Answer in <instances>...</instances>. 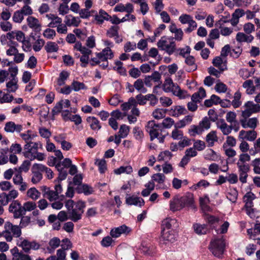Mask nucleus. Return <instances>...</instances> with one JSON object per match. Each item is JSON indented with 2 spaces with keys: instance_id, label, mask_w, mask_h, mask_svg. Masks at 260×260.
<instances>
[{
  "instance_id": "1",
  "label": "nucleus",
  "mask_w": 260,
  "mask_h": 260,
  "mask_svg": "<svg viewBox=\"0 0 260 260\" xmlns=\"http://www.w3.org/2000/svg\"><path fill=\"white\" fill-rule=\"evenodd\" d=\"M157 46L159 50L165 51L169 55L173 54L176 49L173 37L166 36L161 37L157 43Z\"/></svg>"
},
{
  "instance_id": "2",
  "label": "nucleus",
  "mask_w": 260,
  "mask_h": 260,
  "mask_svg": "<svg viewBox=\"0 0 260 260\" xmlns=\"http://www.w3.org/2000/svg\"><path fill=\"white\" fill-rule=\"evenodd\" d=\"M163 88L165 91L167 92H171L174 95L184 99L185 97V91L181 90L177 84H175L171 78L166 79Z\"/></svg>"
},
{
  "instance_id": "3",
  "label": "nucleus",
  "mask_w": 260,
  "mask_h": 260,
  "mask_svg": "<svg viewBox=\"0 0 260 260\" xmlns=\"http://www.w3.org/2000/svg\"><path fill=\"white\" fill-rule=\"evenodd\" d=\"M85 203L78 201L75 204V207L68 212L69 219L76 222L82 218V214L85 208Z\"/></svg>"
},
{
  "instance_id": "4",
  "label": "nucleus",
  "mask_w": 260,
  "mask_h": 260,
  "mask_svg": "<svg viewBox=\"0 0 260 260\" xmlns=\"http://www.w3.org/2000/svg\"><path fill=\"white\" fill-rule=\"evenodd\" d=\"M225 245L223 239L217 238L211 241L209 249L214 256L219 257L223 253Z\"/></svg>"
},
{
  "instance_id": "5",
  "label": "nucleus",
  "mask_w": 260,
  "mask_h": 260,
  "mask_svg": "<svg viewBox=\"0 0 260 260\" xmlns=\"http://www.w3.org/2000/svg\"><path fill=\"white\" fill-rule=\"evenodd\" d=\"M245 109L242 112V116L247 118L253 113L260 111V105L258 104H255L252 101H248L244 104Z\"/></svg>"
},
{
  "instance_id": "6",
  "label": "nucleus",
  "mask_w": 260,
  "mask_h": 260,
  "mask_svg": "<svg viewBox=\"0 0 260 260\" xmlns=\"http://www.w3.org/2000/svg\"><path fill=\"white\" fill-rule=\"evenodd\" d=\"M176 234L174 230H161V236L159 238V243L161 245H166L169 243H173L176 240Z\"/></svg>"
},
{
  "instance_id": "7",
  "label": "nucleus",
  "mask_w": 260,
  "mask_h": 260,
  "mask_svg": "<svg viewBox=\"0 0 260 260\" xmlns=\"http://www.w3.org/2000/svg\"><path fill=\"white\" fill-rule=\"evenodd\" d=\"M9 211L13 214L14 218H20L24 215L23 206L18 200L12 202L9 207Z\"/></svg>"
},
{
  "instance_id": "8",
  "label": "nucleus",
  "mask_w": 260,
  "mask_h": 260,
  "mask_svg": "<svg viewBox=\"0 0 260 260\" xmlns=\"http://www.w3.org/2000/svg\"><path fill=\"white\" fill-rule=\"evenodd\" d=\"M44 165L40 164H35L33 165L31 171L33 176L31 178V182L34 184L38 183L42 179V169H44Z\"/></svg>"
},
{
  "instance_id": "9",
  "label": "nucleus",
  "mask_w": 260,
  "mask_h": 260,
  "mask_svg": "<svg viewBox=\"0 0 260 260\" xmlns=\"http://www.w3.org/2000/svg\"><path fill=\"white\" fill-rule=\"evenodd\" d=\"M62 191V188L61 184H57L54 186V190L50 189L47 195H44V198H47L50 202L56 201L59 199V194L61 193Z\"/></svg>"
},
{
  "instance_id": "10",
  "label": "nucleus",
  "mask_w": 260,
  "mask_h": 260,
  "mask_svg": "<svg viewBox=\"0 0 260 260\" xmlns=\"http://www.w3.org/2000/svg\"><path fill=\"white\" fill-rule=\"evenodd\" d=\"M179 226L177 220L175 219L167 218L162 221L161 230H174Z\"/></svg>"
},
{
  "instance_id": "11",
  "label": "nucleus",
  "mask_w": 260,
  "mask_h": 260,
  "mask_svg": "<svg viewBox=\"0 0 260 260\" xmlns=\"http://www.w3.org/2000/svg\"><path fill=\"white\" fill-rule=\"evenodd\" d=\"M226 120L230 123L229 127L231 130H238L240 127V123L236 120V114L234 112H229L226 114Z\"/></svg>"
},
{
  "instance_id": "12",
  "label": "nucleus",
  "mask_w": 260,
  "mask_h": 260,
  "mask_svg": "<svg viewBox=\"0 0 260 260\" xmlns=\"http://www.w3.org/2000/svg\"><path fill=\"white\" fill-rule=\"evenodd\" d=\"M96 56L98 57L99 60L101 61H107L108 59L113 58L114 54L112 50L109 48L104 49L101 52L95 53Z\"/></svg>"
},
{
  "instance_id": "13",
  "label": "nucleus",
  "mask_w": 260,
  "mask_h": 260,
  "mask_svg": "<svg viewBox=\"0 0 260 260\" xmlns=\"http://www.w3.org/2000/svg\"><path fill=\"white\" fill-rule=\"evenodd\" d=\"M184 204L181 201V197L175 196L170 202V209L173 212L180 210L183 208Z\"/></svg>"
},
{
  "instance_id": "14",
  "label": "nucleus",
  "mask_w": 260,
  "mask_h": 260,
  "mask_svg": "<svg viewBox=\"0 0 260 260\" xmlns=\"http://www.w3.org/2000/svg\"><path fill=\"white\" fill-rule=\"evenodd\" d=\"M258 123L257 118H244L240 120V123L243 128L255 129Z\"/></svg>"
},
{
  "instance_id": "15",
  "label": "nucleus",
  "mask_w": 260,
  "mask_h": 260,
  "mask_svg": "<svg viewBox=\"0 0 260 260\" xmlns=\"http://www.w3.org/2000/svg\"><path fill=\"white\" fill-rule=\"evenodd\" d=\"M7 231H10L13 234V236L18 238L21 235V230L20 225H13L11 222L7 221L4 226Z\"/></svg>"
},
{
  "instance_id": "16",
  "label": "nucleus",
  "mask_w": 260,
  "mask_h": 260,
  "mask_svg": "<svg viewBox=\"0 0 260 260\" xmlns=\"http://www.w3.org/2000/svg\"><path fill=\"white\" fill-rule=\"evenodd\" d=\"M131 231V229L123 224L119 227L112 229L110 231V235L114 238L119 237L122 234H127Z\"/></svg>"
},
{
  "instance_id": "17",
  "label": "nucleus",
  "mask_w": 260,
  "mask_h": 260,
  "mask_svg": "<svg viewBox=\"0 0 260 260\" xmlns=\"http://www.w3.org/2000/svg\"><path fill=\"white\" fill-rule=\"evenodd\" d=\"M211 122L208 117H204L202 120L199 122L198 125H192L191 126L190 130H203L208 129L210 128Z\"/></svg>"
},
{
  "instance_id": "18",
  "label": "nucleus",
  "mask_w": 260,
  "mask_h": 260,
  "mask_svg": "<svg viewBox=\"0 0 260 260\" xmlns=\"http://www.w3.org/2000/svg\"><path fill=\"white\" fill-rule=\"evenodd\" d=\"M28 26L35 31L41 30V25L39 20L32 16H28L26 19Z\"/></svg>"
},
{
  "instance_id": "19",
  "label": "nucleus",
  "mask_w": 260,
  "mask_h": 260,
  "mask_svg": "<svg viewBox=\"0 0 260 260\" xmlns=\"http://www.w3.org/2000/svg\"><path fill=\"white\" fill-rule=\"evenodd\" d=\"M181 201L184 204V207H192L194 204V197L193 193L190 192H186L184 196L181 197Z\"/></svg>"
},
{
  "instance_id": "20",
  "label": "nucleus",
  "mask_w": 260,
  "mask_h": 260,
  "mask_svg": "<svg viewBox=\"0 0 260 260\" xmlns=\"http://www.w3.org/2000/svg\"><path fill=\"white\" fill-rule=\"evenodd\" d=\"M185 62L188 66V68L185 69L188 72L194 71L198 68V66L196 63L195 58L193 56H187L185 59Z\"/></svg>"
},
{
  "instance_id": "21",
  "label": "nucleus",
  "mask_w": 260,
  "mask_h": 260,
  "mask_svg": "<svg viewBox=\"0 0 260 260\" xmlns=\"http://www.w3.org/2000/svg\"><path fill=\"white\" fill-rule=\"evenodd\" d=\"M86 121L92 130H99L102 127L100 121L95 117H87Z\"/></svg>"
},
{
  "instance_id": "22",
  "label": "nucleus",
  "mask_w": 260,
  "mask_h": 260,
  "mask_svg": "<svg viewBox=\"0 0 260 260\" xmlns=\"http://www.w3.org/2000/svg\"><path fill=\"white\" fill-rule=\"evenodd\" d=\"M75 190L78 193H83L86 196L90 195L93 192L92 187L86 184H82L77 186L75 188Z\"/></svg>"
},
{
  "instance_id": "23",
  "label": "nucleus",
  "mask_w": 260,
  "mask_h": 260,
  "mask_svg": "<svg viewBox=\"0 0 260 260\" xmlns=\"http://www.w3.org/2000/svg\"><path fill=\"white\" fill-rule=\"evenodd\" d=\"M256 136V131H240L239 137L242 140L252 141L255 139Z\"/></svg>"
},
{
  "instance_id": "24",
  "label": "nucleus",
  "mask_w": 260,
  "mask_h": 260,
  "mask_svg": "<svg viewBox=\"0 0 260 260\" xmlns=\"http://www.w3.org/2000/svg\"><path fill=\"white\" fill-rule=\"evenodd\" d=\"M193 228L194 232L200 235L206 234L209 231L208 225L206 224L195 223L193 224Z\"/></svg>"
},
{
  "instance_id": "25",
  "label": "nucleus",
  "mask_w": 260,
  "mask_h": 260,
  "mask_svg": "<svg viewBox=\"0 0 260 260\" xmlns=\"http://www.w3.org/2000/svg\"><path fill=\"white\" fill-rule=\"evenodd\" d=\"M187 112L186 109L182 106H176L171 108L170 110V115L174 117H178L181 115H184Z\"/></svg>"
},
{
  "instance_id": "26",
  "label": "nucleus",
  "mask_w": 260,
  "mask_h": 260,
  "mask_svg": "<svg viewBox=\"0 0 260 260\" xmlns=\"http://www.w3.org/2000/svg\"><path fill=\"white\" fill-rule=\"evenodd\" d=\"M80 22V19L78 17H74L71 15H68L65 17L64 23L68 26H78Z\"/></svg>"
},
{
  "instance_id": "27",
  "label": "nucleus",
  "mask_w": 260,
  "mask_h": 260,
  "mask_svg": "<svg viewBox=\"0 0 260 260\" xmlns=\"http://www.w3.org/2000/svg\"><path fill=\"white\" fill-rule=\"evenodd\" d=\"M126 203L129 205H139L142 207L144 205V200L140 197H129L126 199Z\"/></svg>"
},
{
  "instance_id": "28",
  "label": "nucleus",
  "mask_w": 260,
  "mask_h": 260,
  "mask_svg": "<svg viewBox=\"0 0 260 260\" xmlns=\"http://www.w3.org/2000/svg\"><path fill=\"white\" fill-rule=\"evenodd\" d=\"M242 86L244 88L246 89V93L250 95L253 94L256 89L253 84V80L251 79L244 81Z\"/></svg>"
},
{
  "instance_id": "29",
  "label": "nucleus",
  "mask_w": 260,
  "mask_h": 260,
  "mask_svg": "<svg viewBox=\"0 0 260 260\" xmlns=\"http://www.w3.org/2000/svg\"><path fill=\"white\" fill-rule=\"evenodd\" d=\"M236 39L239 43H251L253 40L254 37L251 35L248 36L243 32H239L237 34Z\"/></svg>"
},
{
  "instance_id": "30",
  "label": "nucleus",
  "mask_w": 260,
  "mask_h": 260,
  "mask_svg": "<svg viewBox=\"0 0 260 260\" xmlns=\"http://www.w3.org/2000/svg\"><path fill=\"white\" fill-rule=\"evenodd\" d=\"M60 240L57 237H54L51 239L49 242V246L47 248L49 253L54 252L55 249L60 245Z\"/></svg>"
},
{
  "instance_id": "31",
  "label": "nucleus",
  "mask_w": 260,
  "mask_h": 260,
  "mask_svg": "<svg viewBox=\"0 0 260 260\" xmlns=\"http://www.w3.org/2000/svg\"><path fill=\"white\" fill-rule=\"evenodd\" d=\"M9 48L6 50V54L8 56H14L18 51L17 46L18 44L17 42L12 41H9L8 43Z\"/></svg>"
},
{
  "instance_id": "32",
  "label": "nucleus",
  "mask_w": 260,
  "mask_h": 260,
  "mask_svg": "<svg viewBox=\"0 0 260 260\" xmlns=\"http://www.w3.org/2000/svg\"><path fill=\"white\" fill-rule=\"evenodd\" d=\"M192 120V117L190 115H187L185 117L175 124L176 129L181 128L185 125L189 124Z\"/></svg>"
},
{
  "instance_id": "33",
  "label": "nucleus",
  "mask_w": 260,
  "mask_h": 260,
  "mask_svg": "<svg viewBox=\"0 0 260 260\" xmlns=\"http://www.w3.org/2000/svg\"><path fill=\"white\" fill-rule=\"evenodd\" d=\"M206 141L208 147H212L215 142L218 141V138L216 134V131H211L206 136Z\"/></svg>"
},
{
  "instance_id": "34",
  "label": "nucleus",
  "mask_w": 260,
  "mask_h": 260,
  "mask_svg": "<svg viewBox=\"0 0 260 260\" xmlns=\"http://www.w3.org/2000/svg\"><path fill=\"white\" fill-rule=\"evenodd\" d=\"M45 49L48 53L56 52L58 50L59 47L58 45L54 42H48L45 45Z\"/></svg>"
},
{
  "instance_id": "35",
  "label": "nucleus",
  "mask_w": 260,
  "mask_h": 260,
  "mask_svg": "<svg viewBox=\"0 0 260 260\" xmlns=\"http://www.w3.org/2000/svg\"><path fill=\"white\" fill-rule=\"evenodd\" d=\"M72 165L71 159L69 158H66L63 161H61L60 160L58 161L56 164L55 168L58 169H64L67 170Z\"/></svg>"
},
{
  "instance_id": "36",
  "label": "nucleus",
  "mask_w": 260,
  "mask_h": 260,
  "mask_svg": "<svg viewBox=\"0 0 260 260\" xmlns=\"http://www.w3.org/2000/svg\"><path fill=\"white\" fill-rule=\"evenodd\" d=\"M18 80L11 79L6 84L7 91L9 92H14L18 89Z\"/></svg>"
},
{
  "instance_id": "37",
  "label": "nucleus",
  "mask_w": 260,
  "mask_h": 260,
  "mask_svg": "<svg viewBox=\"0 0 260 260\" xmlns=\"http://www.w3.org/2000/svg\"><path fill=\"white\" fill-rule=\"evenodd\" d=\"M134 86L137 90L141 93H145L147 91V89L144 87V82L141 79H137L134 82Z\"/></svg>"
},
{
  "instance_id": "38",
  "label": "nucleus",
  "mask_w": 260,
  "mask_h": 260,
  "mask_svg": "<svg viewBox=\"0 0 260 260\" xmlns=\"http://www.w3.org/2000/svg\"><path fill=\"white\" fill-rule=\"evenodd\" d=\"M69 73L66 71L61 72L57 80L58 85L62 86L65 84L66 81L69 78Z\"/></svg>"
},
{
  "instance_id": "39",
  "label": "nucleus",
  "mask_w": 260,
  "mask_h": 260,
  "mask_svg": "<svg viewBox=\"0 0 260 260\" xmlns=\"http://www.w3.org/2000/svg\"><path fill=\"white\" fill-rule=\"evenodd\" d=\"M213 65L218 68L221 71H223L226 69V65H223V60L220 56L215 57L212 61Z\"/></svg>"
},
{
  "instance_id": "40",
  "label": "nucleus",
  "mask_w": 260,
  "mask_h": 260,
  "mask_svg": "<svg viewBox=\"0 0 260 260\" xmlns=\"http://www.w3.org/2000/svg\"><path fill=\"white\" fill-rule=\"evenodd\" d=\"M166 111V109L157 108L153 111L152 115L156 119H160L165 117Z\"/></svg>"
},
{
  "instance_id": "41",
  "label": "nucleus",
  "mask_w": 260,
  "mask_h": 260,
  "mask_svg": "<svg viewBox=\"0 0 260 260\" xmlns=\"http://www.w3.org/2000/svg\"><path fill=\"white\" fill-rule=\"evenodd\" d=\"M27 127H23L22 125L15 124L14 122L10 121L7 122L4 130H21Z\"/></svg>"
},
{
  "instance_id": "42",
  "label": "nucleus",
  "mask_w": 260,
  "mask_h": 260,
  "mask_svg": "<svg viewBox=\"0 0 260 260\" xmlns=\"http://www.w3.org/2000/svg\"><path fill=\"white\" fill-rule=\"evenodd\" d=\"M27 195L32 200H37L40 198L41 193L35 187H32L27 190Z\"/></svg>"
},
{
  "instance_id": "43",
  "label": "nucleus",
  "mask_w": 260,
  "mask_h": 260,
  "mask_svg": "<svg viewBox=\"0 0 260 260\" xmlns=\"http://www.w3.org/2000/svg\"><path fill=\"white\" fill-rule=\"evenodd\" d=\"M94 164L99 168L100 173H104L107 170L106 161L104 159H96Z\"/></svg>"
},
{
  "instance_id": "44",
  "label": "nucleus",
  "mask_w": 260,
  "mask_h": 260,
  "mask_svg": "<svg viewBox=\"0 0 260 260\" xmlns=\"http://www.w3.org/2000/svg\"><path fill=\"white\" fill-rule=\"evenodd\" d=\"M167 134H168V133L162 135L161 134H159L158 131H149L151 140L152 141L155 138H157L160 143L164 142V138Z\"/></svg>"
},
{
  "instance_id": "45",
  "label": "nucleus",
  "mask_w": 260,
  "mask_h": 260,
  "mask_svg": "<svg viewBox=\"0 0 260 260\" xmlns=\"http://www.w3.org/2000/svg\"><path fill=\"white\" fill-rule=\"evenodd\" d=\"M23 208L24 212V215L25 214L26 211H31L34 210L36 207L37 205L34 202L28 201L23 204Z\"/></svg>"
},
{
  "instance_id": "46",
  "label": "nucleus",
  "mask_w": 260,
  "mask_h": 260,
  "mask_svg": "<svg viewBox=\"0 0 260 260\" xmlns=\"http://www.w3.org/2000/svg\"><path fill=\"white\" fill-rule=\"evenodd\" d=\"M241 94L240 91H238L235 93L234 95V100L232 102V105L235 108H238L241 106Z\"/></svg>"
},
{
  "instance_id": "47",
  "label": "nucleus",
  "mask_w": 260,
  "mask_h": 260,
  "mask_svg": "<svg viewBox=\"0 0 260 260\" xmlns=\"http://www.w3.org/2000/svg\"><path fill=\"white\" fill-rule=\"evenodd\" d=\"M63 100L57 103L55 106L52 110V120L54 119V116L60 113L63 108Z\"/></svg>"
},
{
  "instance_id": "48",
  "label": "nucleus",
  "mask_w": 260,
  "mask_h": 260,
  "mask_svg": "<svg viewBox=\"0 0 260 260\" xmlns=\"http://www.w3.org/2000/svg\"><path fill=\"white\" fill-rule=\"evenodd\" d=\"M129 131H119L118 133L114 135V142L117 145L121 142V139L125 138L128 134Z\"/></svg>"
},
{
  "instance_id": "49",
  "label": "nucleus",
  "mask_w": 260,
  "mask_h": 260,
  "mask_svg": "<svg viewBox=\"0 0 260 260\" xmlns=\"http://www.w3.org/2000/svg\"><path fill=\"white\" fill-rule=\"evenodd\" d=\"M71 86L72 87L73 90L75 91H78L81 89H86L87 87L85 85L82 83L77 81L74 80Z\"/></svg>"
},
{
  "instance_id": "50",
  "label": "nucleus",
  "mask_w": 260,
  "mask_h": 260,
  "mask_svg": "<svg viewBox=\"0 0 260 260\" xmlns=\"http://www.w3.org/2000/svg\"><path fill=\"white\" fill-rule=\"evenodd\" d=\"M115 174L119 175L123 173H126L127 174H130L133 172L132 167L130 166L124 167L121 166L120 168L114 170V171Z\"/></svg>"
},
{
  "instance_id": "51",
  "label": "nucleus",
  "mask_w": 260,
  "mask_h": 260,
  "mask_svg": "<svg viewBox=\"0 0 260 260\" xmlns=\"http://www.w3.org/2000/svg\"><path fill=\"white\" fill-rule=\"evenodd\" d=\"M218 158V156L216 152L212 149L208 150L207 154L205 156V159L211 161H216Z\"/></svg>"
},
{
  "instance_id": "52",
  "label": "nucleus",
  "mask_w": 260,
  "mask_h": 260,
  "mask_svg": "<svg viewBox=\"0 0 260 260\" xmlns=\"http://www.w3.org/2000/svg\"><path fill=\"white\" fill-rule=\"evenodd\" d=\"M119 27L116 25L111 26L106 32L107 36L109 38H113L118 34Z\"/></svg>"
},
{
  "instance_id": "53",
  "label": "nucleus",
  "mask_w": 260,
  "mask_h": 260,
  "mask_svg": "<svg viewBox=\"0 0 260 260\" xmlns=\"http://www.w3.org/2000/svg\"><path fill=\"white\" fill-rule=\"evenodd\" d=\"M45 44V41L43 39L39 38L32 45V48L35 52L40 51Z\"/></svg>"
},
{
  "instance_id": "54",
  "label": "nucleus",
  "mask_w": 260,
  "mask_h": 260,
  "mask_svg": "<svg viewBox=\"0 0 260 260\" xmlns=\"http://www.w3.org/2000/svg\"><path fill=\"white\" fill-rule=\"evenodd\" d=\"M59 172L58 176L55 181H57V184L60 183L61 181L64 180L67 177L68 172L67 170L64 169H56Z\"/></svg>"
},
{
  "instance_id": "55",
  "label": "nucleus",
  "mask_w": 260,
  "mask_h": 260,
  "mask_svg": "<svg viewBox=\"0 0 260 260\" xmlns=\"http://www.w3.org/2000/svg\"><path fill=\"white\" fill-rule=\"evenodd\" d=\"M163 0H155L153 4L155 14H158L164 8Z\"/></svg>"
},
{
  "instance_id": "56",
  "label": "nucleus",
  "mask_w": 260,
  "mask_h": 260,
  "mask_svg": "<svg viewBox=\"0 0 260 260\" xmlns=\"http://www.w3.org/2000/svg\"><path fill=\"white\" fill-rule=\"evenodd\" d=\"M152 181H155L159 184L163 183L166 179V176L162 173H156L153 174L151 177Z\"/></svg>"
},
{
  "instance_id": "57",
  "label": "nucleus",
  "mask_w": 260,
  "mask_h": 260,
  "mask_svg": "<svg viewBox=\"0 0 260 260\" xmlns=\"http://www.w3.org/2000/svg\"><path fill=\"white\" fill-rule=\"evenodd\" d=\"M227 86L223 83L218 80V82L215 86V90L218 93H225L227 90Z\"/></svg>"
},
{
  "instance_id": "58",
  "label": "nucleus",
  "mask_w": 260,
  "mask_h": 260,
  "mask_svg": "<svg viewBox=\"0 0 260 260\" xmlns=\"http://www.w3.org/2000/svg\"><path fill=\"white\" fill-rule=\"evenodd\" d=\"M31 131H26L24 133H21L20 137L25 142H30L31 140L36 136V135L31 134Z\"/></svg>"
},
{
  "instance_id": "59",
  "label": "nucleus",
  "mask_w": 260,
  "mask_h": 260,
  "mask_svg": "<svg viewBox=\"0 0 260 260\" xmlns=\"http://www.w3.org/2000/svg\"><path fill=\"white\" fill-rule=\"evenodd\" d=\"M186 24H188V26L184 29L186 33H190L194 30L198 26L197 22L193 20V18Z\"/></svg>"
},
{
  "instance_id": "60",
  "label": "nucleus",
  "mask_w": 260,
  "mask_h": 260,
  "mask_svg": "<svg viewBox=\"0 0 260 260\" xmlns=\"http://www.w3.org/2000/svg\"><path fill=\"white\" fill-rule=\"evenodd\" d=\"M15 173L13 177V182L16 185H18L20 183H22L23 182V178L21 175V173L20 171H17V168H15Z\"/></svg>"
},
{
  "instance_id": "61",
  "label": "nucleus",
  "mask_w": 260,
  "mask_h": 260,
  "mask_svg": "<svg viewBox=\"0 0 260 260\" xmlns=\"http://www.w3.org/2000/svg\"><path fill=\"white\" fill-rule=\"evenodd\" d=\"M20 221V227L21 228H24L28 226L31 222V218L29 216H24L22 215L21 217Z\"/></svg>"
},
{
  "instance_id": "62",
  "label": "nucleus",
  "mask_w": 260,
  "mask_h": 260,
  "mask_svg": "<svg viewBox=\"0 0 260 260\" xmlns=\"http://www.w3.org/2000/svg\"><path fill=\"white\" fill-rule=\"evenodd\" d=\"M24 19V16L19 10L15 11L12 17L13 21L16 23H21Z\"/></svg>"
},
{
  "instance_id": "63",
  "label": "nucleus",
  "mask_w": 260,
  "mask_h": 260,
  "mask_svg": "<svg viewBox=\"0 0 260 260\" xmlns=\"http://www.w3.org/2000/svg\"><path fill=\"white\" fill-rule=\"evenodd\" d=\"M161 124L165 128L169 129L171 128L172 125H175V123L172 118L167 117L163 120Z\"/></svg>"
},
{
  "instance_id": "64",
  "label": "nucleus",
  "mask_w": 260,
  "mask_h": 260,
  "mask_svg": "<svg viewBox=\"0 0 260 260\" xmlns=\"http://www.w3.org/2000/svg\"><path fill=\"white\" fill-rule=\"evenodd\" d=\"M56 35V32L54 29L48 28L43 32V36L48 39H52Z\"/></svg>"
}]
</instances>
